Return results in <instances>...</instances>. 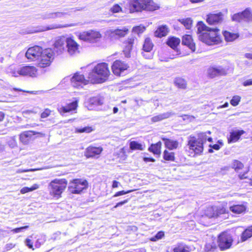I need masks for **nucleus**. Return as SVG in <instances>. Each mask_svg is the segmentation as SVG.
Returning a JSON list of instances; mask_svg holds the SVG:
<instances>
[{"label": "nucleus", "mask_w": 252, "mask_h": 252, "mask_svg": "<svg viewBox=\"0 0 252 252\" xmlns=\"http://www.w3.org/2000/svg\"><path fill=\"white\" fill-rule=\"evenodd\" d=\"M198 39L208 45L217 44L221 41L220 30L218 28H211L202 22L197 25Z\"/></svg>", "instance_id": "f257e3e1"}, {"label": "nucleus", "mask_w": 252, "mask_h": 252, "mask_svg": "<svg viewBox=\"0 0 252 252\" xmlns=\"http://www.w3.org/2000/svg\"><path fill=\"white\" fill-rule=\"evenodd\" d=\"M110 74L108 64L101 63L94 67L88 73V78L92 83H101L108 79Z\"/></svg>", "instance_id": "f03ea898"}, {"label": "nucleus", "mask_w": 252, "mask_h": 252, "mask_svg": "<svg viewBox=\"0 0 252 252\" xmlns=\"http://www.w3.org/2000/svg\"><path fill=\"white\" fill-rule=\"evenodd\" d=\"M207 133L210 134L211 132H201L198 134L197 138L190 136L188 141L189 149L192 150L195 154L200 155L203 151V144L207 140L209 142L212 141V138L208 137Z\"/></svg>", "instance_id": "7ed1b4c3"}, {"label": "nucleus", "mask_w": 252, "mask_h": 252, "mask_svg": "<svg viewBox=\"0 0 252 252\" xmlns=\"http://www.w3.org/2000/svg\"><path fill=\"white\" fill-rule=\"evenodd\" d=\"M129 9L131 12L145 10L154 11L159 6L152 0H129Z\"/></svg>", "instance_id": "20e7f679"}, {"label": "nucleus", "mask_w": 252, "mask_h": 252, "mask_svg": "<svg viewBox=\"0 0 252 252\" xmlns=\"http://www.w3.org/2000/svg\"><path fill=\"white\" fill-rule=\"evenodd\" d=\"M67 184V181L64 179H56L52 181L48 186L50 194L57 198L60 197L66 188Z\"/></svg>", "instance_id": "39448f33"}, {"label": "nucleus", "mask_w": 252, "mask_h": 252, "mask_svg": "<svg viewBox=\"0 0 252 252\" xmlns=\"http://www.w3.org/2000/svg\"><path fill=\"white\" fill-rule=\"evenodd\" d=\"M82 8H70L65 9L63 11H47L42 13L41 15V17L44 20L63 18L66 17V16L70 15L72 12L82 10Z\"/></svg>", "instance_id": "423d86ee"}, {"label": "nucleus", "mask_w": 252, "mask_h": 252, "mask_svg": "<svg viewBox=\"0 0 252 252\" xmlns=\"http://www.w3.org/2000/svg\"><path fill=\"white\" fill-rule=\"evenodd\" d=\"M101 37V34L99 32L94 30L83 32L78 35L79 39L90 43H95L98 42Z\"/></svg>", "instance_id": "0eeeda50"}, {"label": "nucleus", "mask_w": 252, "mask_h": 252, "mask_svg": "<svg viewBox=\"0 0 252 252\" xmlns=\"http://www.w3.org/2000/svg\"><path fill=\"white\" fill-rule=\"evenodd\" d=\"M88 182L85 180L76 179L70 182L68 190L73 194H79L88 187Z\"/></svg>", "instance_id": "6e6552de"}, {"label": "nucleus", "mask_w": 252, "mask_h": 252, "mask_svg": "<svg viewBox=\"0 0 252 252\" xmlns=\"http://www.w3.org/2000/svg\"><path fill=\"white\" fill-rule=\"evenodd\" d=\"M54 56L55 53L51 48L45 49L38 59V66L41 68L48 66L54 59Z\"/></svg>", "instance_id": "1a4fd4ad"}, {"label": "nucleus", "mask_w": 252, "mask_h": 252, "mask_svg": "<svg viewBox=\"0 0 252 252\" xmlns=\"http://www.w3.org/2000/svg\"><path fill=\"white\" fill-rule=\"evenodd\" d=\"M128 32V29L123 27L121 28L111 29L105 32V35L111 41L116 40L125 37Z\"/></svg>", "instance_id": "9d476101"}, {"label": "nucleus", "mask_w": 252, "mask_h": 252, "mask_svg": "<svg viewBox=\"0 0 252 252\" xmlns=\"http://www.w3.org/2000/svg\"><path fill=\"white\" fill-rule=\"evenodd\" d=\"M233 239L231 234L223 232L218 238V247L221 251H225L231 248Z\"/></svg>", "instance_id": "9b49d317"}, {"label": "nucleus", "mask_w": 252, "mask_h": 252, "mask_svg": "<svg viewBox=\"0 0 252 252\" xmlns=\"http://www.w3.org/2000/svg\"><path fill=\"white\" fill-rule=\"evenodd\" d=\"M231 19L233 21L236 22H252V10L250 8H247L241 12L233 14Z\"/></svg>", "instance_id": "f8f14e48"}, {"label": "nucleus", "mask_w": 252, "mask_h": 252, "mask_svg": "<svg viewBox=\"0 0 252 252\" xmlns=\"http://www.w3.org/2000/svg\"><path fill=\"white\" fill-rule=\"evenodd\" d=\"M71 85L77 89L82 88L85 85L88 84L89 79L85 78L84 75L76 72L70 78Z\"/></svg>", "instance_id": "ddd939ff"}, {"label": "nucleus", "mask_w": 252, "mask_h": 252, "mask_svg": "<svg viewBox=\"0 0 252 252\" xmlns=\"http://www.w3.org/2000/svg\"><path fill=\"white\" fill-rule=\"evenodd\" d=\"M128 67L129 66L126 63L120 60L115 61L111 66L113 73L117 76L124 75Z\"/></svg>", "instance_id": "4468645a"}, {"label": "nucleus", "mask_w": 252, "mask_h": 252, "mask_svg": "<svg viewBox=\"0 0 252 252\" xmlns=\"http://www.w3.org/2000/svg\"><path fill=\"white\" fill-rule=\"evenodd\" d=\"M43 51V50L40 46H34L28 49L25 56L28 60L32 61L38 59Z\"/></svg>", "instance_id": "2eb2a0df"}, {"label": "nucleus", "mask_w": 252, "mask_h": 252, "mask_svg": "<svg viewBox=\"0 0 252 252\" xmlns=\"http://www.w3.org/2000/svg\"><path fill=\"white\" fill-rule=\"evenodd\" d=\"M79 44L72 38H67L66 47L67 51L70 56L76 55L79 53Z\"/></svg>", "instance_id": "dca6fc26"}, {"label": "nucleus", "mask_w": 252, "mask_h": 252, "mask_svg": "<svg viewBox=\"0 0 252 252\" xmlns=\"http://www.w3.org/2000/svg\"><path fill=\"white\" fill-rule=\"evenodd\" d=\"M37 72L36 68L33 66L20 65V76L34 77L36 76Z\"/></svg>", "instance_id": "f3484780"}, {"label": "nucleus", "mask_w": 252, "mask_h": 252, "mask_svg": "<svg viewBox=\"0 0 252 252\" xmlns=\"http://www.w3.org/2000/svg\"><path fill=\"white\" fill-rule=\"evenodd\" d=\"M226 70L221 66H213L210 67L207 70L208 76L212 78L226 74Z\"/></svg>", "instance_id": "a211bd4d"}, {"label": "nucleus", "mask_w": 252, "mask_h": 252, "mask_svg": "<svg viewBox=\"0 0 252 252\" xmlns=\"http://www.w3.org/2000/svg\"><path fill=\"white\" fill-rule=\"evenodd\" d=\"M67 38L60 37L58 38L54 44V50L55 55H59L63 53L64 50V45L66 44Z\"/></svg>", "instance_id": "6ab92c4d"}, {"label": "nucleus", "mask_w": 252, "mask_h": 252, "mask_svg": "<svg viewBox=\"0 0 252 252\" xmlns=\"http://www.w3.org/2000/svg\"><path fill=\"white\" fill-rule=\"evenodd\" d=\"M79 99L77 98H74L73 100L65 106H62L58 108L60 113H67L75 110L78 106Z\"/></svg>", "instance_id": "aec40b11"}, {"label": "nucleus", "mask_w": 252, "mask_h": 252, "mask_svg": "<svg viewBox=\"0 0 252 252\" xmlns=\"http://www.w3.org/2000/svg\"><path fill=\"white\" fill-rule=\"evenodd\" d=\"M103 149L101 147H88L85 151V156L87 158H93L99 155L102 152Z\"/></svg>", "instance_id": "412c9836"}, {"label": "nucleus", "mask_w": 252, "mask_h": 252, "mask_svg": "<svg viewBox=\"0 0 252 252\" xmlns=\"http://www.w3.org/2000/svg\"><path fill=\"white\" fill-rule=\"evenodd\" d=\"M222 16L221 13L210 14L207 16V22L209 25H217L222 21Z\"/></svg>", "instance_id": "4be33fe9"}, {"label": "nucleus", "mask_w": 252, "mask_h": 252, "mask_svg": "<svg viewBox=\"0 0 252 252\" xmlns=\"http://www.w3.org/2000/svg\"><path fill=\"white\" fill-rule=\"evenodd\" d=\"M135 39L134 36H131L128 38L127 40L125 43L126 46L123 51L125 56L126 58L130 57V51L132 49Z\"/></svg>", "instance_id": "5701e85b"}, {"label": "nucleus", "mask_w": 252, "mask_h": 252, "mask_svg": "<svg viewBox=\"0 0 252 252\" xmlns=\"http://www.w3.org/2000/svg\"><path fill=\"white\" fill-rule=\"evenodd\" d=\"M164 141L165 147L169 150H174L178 149L179 143L177 140H174L167 138H162Z\"/></svg>", "instance_id": "b1692460"}, {"label": "nucleus", "mask_w": 252, "mask_h": 252, "mask_svg": "<svg viewBox=\"0 0 252 252\" xmlns=\"http://www.w3.org/2000/svg\"><path fill=\"white\" fill-rule=\"evenodd\" d=\"M36 134H40V133L36 132L33 131H24L20 135V141L24 144H27L32 139V136Z\"/></svg>", "instance_id": "393cba45"}, {"label": "nucleus", "mask_w": 252, "mask_h": 252, "mask_svg": "<svg viewBox=\"0 0 252 252\" xmlns=\"http://www.w3.org/2000/svg\"><path fill=\"white\" fill-rule=\"evenodd\" d=\"M209 211L211 212L210 214L208 212L206 214L209 218H217L220 215L224 214L225 210L223 208L211 207L208 210Z\"/></svg>", "instance_id": "a878e982"}, {"label": "nucleus", "mask_w": 252, "mask_h": 252, "mask_svg": "<svg viewBox=\"0 0 252 252\" xmlns=\"http://www.w3.org/2000/svg\"><path fill=\"white\" fill-rule=\"evenodd\" d=\"M175 115V113L173 112L172 111L167 112L152 117L151 120L153 122L155 123L158 121H160L165 119H167Z\"/></svg>", "instance_id": "bb28decb"}, {"label": "nucleus", "mask_w": 252, "mask_h": 252, "mask_svg": "<svg viewBox=\"0 0 252 252\" xmlns=\"http://www.w3.org/2000/svg\"><path fill=\"white\" fill-rule=\"evenodd\" d=\"M245 133L243 130H235L231 132L230 133L229 137L228 139V143H233L237 141L240 136Z\"/></svg>", "instance_id": "cd10ccee"}, {"label": "nucleus", "mask_w": 252, "mask_h": 252, "mask_svg": "<svg viewBox=\"0 0 252 252\" xmlns=\"http://www.w3.org/2000/svg\"><path fill=\"white\" fill-rule=\"evenodd\" d=\"M182 44L188 46L192 51L195 50V44L192 42V37L190 35H185L182 38Z\"/></svg>", "instance_id": "c85d7f7f"}, {"label": "nucleus", "mask_w": 252, "mask_h": 252, "mask_svg": "<svg viewBox=\"0 0 252 252\" xmlns=\"http://www.w3.org/2000/svg\"><path fill=\"white\" fill-rule=\"evenodd\" d=\"M169 30L168 27L166 25L159 26L155 32L156 36L158 37H162L167 35Z\"/></svg>", "instance_id": "c756f323"}, {"label": "nucleus", "mask_w": 252, "mask_h": 252, "mask_svg": "<svg viewBox=\"0 0 252 252\" xmlns=\"http://www.w3.org/2000/svg\"><path fill=\"white\" fill-rule=\"evenodd\" d=\"M230 210L233 213L239 214L245 211L246 207L244 205H234L229 207Z\"/></svg>", "instance_id": "7c9ffc66"}, {"label": "nucleus", "mask_w": 252, "mask_h": 252, "mask_svg": "<svg viewBox=\"0 0 252 252\" xmlns=\"http://www.w3.org/2000/svg\"><path fill=\"white\" fill-rule=\"evenodd\" d=\"M161 143L159 141L156 144H153L149 148L148 150L155 155H160L161 153Z\"/></svg>", "instance_id": "2f4dec72"}, {"label": "nucleus", "mask_w": 252, "mask_h": 252, "mask_svg": "<svg viewBox=\"0 0 252 252\" xmlns=\"http://www.w3.org/2000/svg\"><path fill=\"white\" fill-rule=\"evenodd\" d=\"M225 39L227 42H231L239 37L238 33L224 31L223 33Z\"/></svg>", "instance_id": "473e14b6"}, {"label": "nucleus", "mask_w": 252, "mask_h": 252, "mask_svg": "<svg viewBox=\"0 0 252 252\" xmlns=\"http://www.w3.org/2000/svg\"><path fill=\"white\" fill-rule=\"evenodd\" d=\"M251 237H252V226L248 227L242 233L241 236V241H246Z\"/></svg>", "instance_id": "72a5a7b5"}, {"label": "nucleus", "mask_w": 252, "mask_h": 252, "mask_svg": "<svg viewBox=\"0 0 252 252\" xmlns=\"http://www.w3.org/2000/svg\"><path fill=\"white\" fill-rule=\"evenodd\" d=\"M180 42V39L175 37L169 38L166 42L167 44L173 49L177 47Z\"/></svg>", "instance_id": "f704fd0d"}, {"label": "nucleus", "mask_w": 252, "mask_h": 252, "mask_svg": "<svg viewBox=\"0 0 252 252\" xmlns=\"http://www.w3.org/2000/svg\"><path fill=\"white\" fill-rule=\"evenodd\" d=\"M154 46V44L152 43L151 39L150 38H146L145 39L143 45V49L144 51L147 52H150L153 49Z\"/></svg>", "instance_id": "c9c22d12"}, {"label": "nucleus", "mask_w": 252, "mask_h": 252, "mask_svg": "<svg viewBox=\"0 0 252 252\" xmlns=\"http://www.w3.org/2000/svg\"><path fill=\"white\" fill-rule=\"evenodd\" d=\"M217 248L216 243L213 240H210L207 242L204 247L205 252H214Z\"/></svg>", "instance_id": "e433bc0d"}, {"label": "nucleus", "mask_w": 252, "mask_h": 252, "mask_svg": "<svg viewBox=\"0 0 252 252\" xmlns=\"http://www.w3.org/2000/svg\"><path fill=\"white\" fill-rule=\"evenodd\" d=\"M174 84L179 88L185 89L187 87V82L181 77L176 78L174 80Z\"/></svg>", "instance_id": "4c0bfd02"}, {"label": "nucleus", "mask_w": 252, "mask_h": 252, "mask_svg": "<svg viewBox=\"0 0 252 252\" xmlns=\"http://www.w3.org/2000/svg\"><path fill=\"white\" fill-rule=\"evenodd\" d=\"M173 252H189V248L183 244H178L173 249Z\"/></svg>", "instance_id": "58836bf2"}, {"label": "nucleus", "mask_w": 252, "mask_h": 252, "mask_svg": "<svg viewBox=\"0 0 252 252\" xmlns=\"http://www.w3.org/2000/svg\"><path fill=\"white\" fill-rule=\"evenodd\" d=\"M163 157L166 160L174 161L175 159V154L173 152H169L165 150L163 152Z\"/></svg>", "instance_id": "ea45409f"}, {"label": "nucleus", "mask_w": 252, "mask_h": 252, "mask_svg": "<svg viewBox=\"0 0 252 252\" xmlns=\"http://www.w3.org/2000/svg\"><path fill=\"white\" fill-rule=\"evenodd\" d=\"M129 147L132 150H143L144 149L142 144L135 141H132L130 142Z\"/></svg>", "instance_id": "a19ab883"}, {"label": "nucleus", "mask_w": 252, "mask_h": 252, "mask_svg": "<svg viewBox=\"0 0 252 252\" xmlns=\"http://www.w3.org/2000/svg\"><path fill=\"white\" fill-rule=\"evenodd\" d=\"M9 73L13 77H18L20 76V65L16 67L11 66L9 68Z\"/></svg>", "instance_id": "79ce46f5"}, {"label": "nucleus", "mask_w": 252, "mask_h": 252, "mask_svg": "<svg viewBox=\"0 0 252 252\" xmlns=\"http://www.w3.org/2000/svg\"><path fill=\"white\" fill-rule=\"evenodd\" d=\"M179 21L186 27L187 29H189L191 28L192 20L190 19V18L180 19Z\"/></svg>", "instance_id": "37998d69"}, {"label": "nucleus", "mask_w": 252, "mask_h": 252, "mask_svg": "<svg viewBox=\"0 0 252 252\" xmlns=\"http://www.w3.org/2000/svg\"><path fill=\"white\" fill-rule=\"evenodd\" d=\"M232 166V168H234L237 172H238L240 170L242 169L244 167L243 164L237 160H234L233 161Z\"/></svg>", "instance_id": "c03bdc74"}, {"label": "nucleus", "mask_w": 252, "mask_h": 252, "mask_svg": "<svg viewBox=\"0 0 252 252\" xmlns=\"http://www.w3.org/2000/svg\"><path fill=\"white\" fill-rule=\"evenodd\" d=\"M7 143L11 148H13L17 146V142L14 137L8 138L7 140Z\"/></svg>", "instance_id": "a18cd8bd"}, {"label": "nucleus", "mask_w": 252, "mask_h": 252, "mask_svg": "<svg viewBox=\"0 0 252 252\" xmlns=\"http://www.w3.org/2000/svg\"><path fill=\"white\" fill-rule=\"evenodd\" d=\"M164 235V233L163 231H159L154 237H152L150 239V240L153 242L156 241L158 240L161 239Z\"/></svg>", "instance_id": "49530a36"}, {"label": "nucleus", "mask_w": 252, "mask_h": 252, "mask_svg": "<svg viewBox=\"0 0 252 252\" xmlns=\"http://www.w3.org/2000/svg\"><path fill=\"white\" fill-rule=\"evenodd\" d=\"M76 25V24H72L69 25H65V26H61V25H51L50 27H47L46 28V30L55 29H57V28H63V27H72V26H75Z\"/></svg>", "instance_id": "de8ad7c7"}, {"label": "nucleus", "mask_w": 252, "mask_h": 252, "mask_svg": "<svg viewBox=\"0 0 252 252\" xmlns=\"http://www.w3.org/2000/svg\"><path fill=\"white\" fill-rule=\"evenodd\" d=\"M240 99L241 97L238 95L233 96L230 101L231 104L234 106H237L239 104Z\"/></svg>", "instance_id": "09e8293b"}, {"label": "nucleus", "mask_w": 252, "mask_h": 252, "mask_svg": "<svg viewBox=\"0 0 252 252\" xmlns=\"http://www.w3.org/2000/svg\"><path fill=\"white\" fill-rule=\"evenodd\" d=\"M93 130L92 127L86 126L82 128L77 129V131L79 133L86 132L89 133Z\"/></svg>", "instance_id": "8fccbe9b"}, {"label": "nucleus", "mask_w": 252, "mask_h": 252, "mask_svg": "<svg viewBox=\"0 0 252 252\" xmlns=\"http://www.w3.org/2000/svg\"><path fill=\"white\" fill-rule=\"evenodd\" d=\"M145 29V28L143 26H137L133 28L132 32L136 33L139 34L142 33Z\"/></svg>", "instance_id": "3c124183"}, {"label": "nucleus", "mask_w": 252, "mask_h": 252, "mask_svg": "<svg viewBox=\"0 0 252 252\" xmlns=\"http://www.w3.org/2000/svg\"><path fill=\"white\" fill-rule=\"evenodd\" d=\"M90 103L93 105H99L101 104L100 100L98 97H94L90 99Z\"/></svg>", "instance_id": "603ef678"}, {"label": "nucleus", "mask_w": 252, "mask_h": 252, "mask_svg": "<svg viewBox=\"0 0 252 252\" xmlns=\"http://www.w3.org/2000/svg\"><path fill=\"white\" fill-rule=\"evenodd\" d=\"M45 241L46 238L45 236H43V238L41 239H37L35 243V247L37 248H39L40 246L45 242Z\"/></svg>", "instance_id": "864d4df0"}, {"label": "nucleus", "mask_w": 252, "mask_h": 252, "mask_svg": "<svg viewBox=\"0 0 252 252\" xmlns=\"http://www.w3.org/2000/svg\"><path fill=\"white\" fill-rule=\"evenodd\" d=\"M110 10L113 13H118L122 10V8L119 5L116 4L113 5V6L111 8Z\"/></svg>", "instance_id": "5fc2aeb1"}, {"label": "nucleus", "mask_w": 252, "mask_h": 252, "mask_svg": "<svg viewBox=\"0 0 252 252\" xmlns=\"http://www.w3.org/2000/svg\"><path fill=\"white\" fill-rule=\"evenodd\" d=\"M51 113V110L48 109H46L44 112L41 114V118H46L48 117Z\"/></svg>", "instance_id": "6e6d98bb"}, {"label": "nucleus", "mask_w": 252, "mask_h": 252, "mask_svg": "<svg viewBox=\"0 0 252 252\" xmlns=\"http://www.w3.org/2000/svg\"><path fill=\"white\" fill-rule=\"evenodd\" d=\"M131 191H132V190H127V191H125V190L120 191H118V192H116L113 196V197H117V196H119L123 195L126 194V193H129V192H130Z\"/></svg>", "instance_id": "4d7b16f0"}, {"label": "nucleus", "mask_w": 252, "mask_h": 252, "mask_svg": "<svg viewBox=\"0 0 252 252\" xmlns=\"http://www.w3.org/2000/svg\"><path fill=\"white\" fill-rule=\"evenodd\" d=\"M25 243L29 248L32 249V250H34L33 248L32 242L31 240L28 238L26 239L25 241Z\"/></svg>", "instance_id": "13d9d810"}, {"label": "nucleus", "mask_w": 252, "mask_h": 252, "mask_svg": "<svg viewBox=\"0 0 252 252\" xmlns=\"http://www.w3.org/2000/svg\"><path fill=\"white\" fill-rule=\"evenodd\" d=\"M28 227H29L28 226H25L21 227L19 228H14V229H12V231H13L14 233H19V232H21L22 230L27 229Z\"/></svg>", "instance_id": "bf43d9fd"}, {"label": "nucleus", "mask_w": 252, "mask_h": 252, "mask_svg": "<svg viewBox=\"0 0 252 252\" xmlns=\"http://www.w3.org/2000/svg\"><path fill=\"white\" fill-rule=\"evenodd\" d=\"M242 84L245 87L252 85V79H250L244 81Z\"/></svg>", "instance_id": "052dcab7"}, {"label": "nucleus", "mask_w": 252, "mask_h": 252, "mask_svg": "<svg viewBox=\"0 0 252 252\" xmlns=\"http://www.w3.org/2000/svg\"><path fill=\"white\" fill-rule=\"evenodd\" d=\"M248 170H246V171L243 174L240 173L239 174V178L241 180H243V179H247L248 177V176L247 175V174L248 173Z\"/></svg>", "instance_id": "680f3d73"}, {"label": "nucleus", "mask_w": 252, "mask_h": 252, "mask_svg": "<svg viewBox=\"0 0 252 252\" xmlns=\"http://www.w3.org/2000/svg\"><path fill=\"white\" fill-rule=\"evenodd\" d=\"M39 185H38L37 184H35L33 185L31 188H29L28 191H29V192L33 191L34 190L38 189L39 188Z\"/></svg>", "instance_id": "e2e57ef3"}, {"label": "nucleus", "mask_w": 252, "mask_h": 252, "mask_svg": "<svg viewBox=\"0 0 252 252\" xmlns=\"http://www.w3.org/2000/svg\"><path fill=\"white\" fill-rule=\"evenodd\" d=\"M128 202V199L125 200L123 201L118 202L116 204V205L113 207V208H116L119 206H121Z\"/></svg>", "instance_id": "0e129e2a"}, {"label": "nucleus", "mask_w": 252, "mask_h": 252, "mask_svg": "<svg viewBox=\"0 0 252 252\" xmlns=\"http://www.w3.org/2000/svg\"><path fill=\"white\" fill-rule=\"evenodd\" d=\"M15 245L12 243L7 244L5 245V249L6 251H9L14 248Z\"/></svg>", "instance_id": "69168bd1"}, {"label": "nucleus", "mask_w": 252, "mask_h": 252, "mask_svg": "<svg viewBox=\"0 0 252 252\" xmlns=\"http://www.w3.org/2000/svg\"><path fill=\"white\" fill-rule=\"evenodd\" d=\"M37 112L33 110H28L23 111V113L25 114H36Z\"/></svg>", "instance_id": "338daca9"}, {"label": "nucleus", "mask_w": 252, "mask_h": 252, "mask_svg": "<svg viewBox=\"0 0 252 252\" xmlns=\"http://www.w3.org/2000/svg\"><path fill=\"white\" fill-rule=\"evenodd\" d=\"M120 185V183L117 181H113V184H112V188H117L119 185Z\"/></svg>", "instance_id": "774afa93"}]
</instances>
